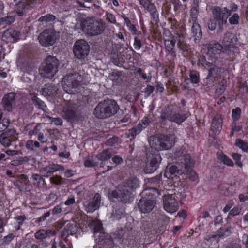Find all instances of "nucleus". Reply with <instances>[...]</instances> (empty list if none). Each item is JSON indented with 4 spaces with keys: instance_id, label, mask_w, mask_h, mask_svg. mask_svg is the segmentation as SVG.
I'll list each match as a JSON object with an SVG mask.
<instances>
[{
    "instance_id": "obj_1",
    "label": "nucleus",
    "mask_w": 248,
    "mask_h": 248,
    "mask_svg": "<svg viewBox=\"0 0 248 248\" xmlns=\"http://www.w3.org/2000/svg\"><path fill=\"white\" fill-rule=\"evenodd\" d=\"M176 165L168 166L165 170L164 175L168 179H172L177 174L187 172L191 166V159L190 154L185 149H181L175 153Z\"/></svg>"
},
{
    "instance_id": "obj_2",
    "label": "nucleus",
    "mask_w": 248,
    "mask_h": 248,
    "mask_svg": "<svg viewBox=\"0 0 248 248\" xmlns=\"http://www.w3.org/2000/svg\"><path fill=\"white\" fill-rule=\"evenodd\" d=\"M139 186V182L136 178H130L126 180L123 185L117 187V189L111 193L112 198L118 201L126 202L130 194Z\"/></svg>"
},
{
    "instance_id": "obj_3",
    "label": "nucleus",
    "mask_w": 248,
    "mask_h": 248,
    "mask_svg": "<svg viewBox=\"0 0 248 248\" xmlns=\"http://www.w3.org/2000/svg\"><path fill=\"white\" fill-rule=\"evenodd\" d=\"M119 109V105L115 100H105L96 106L94 114L98 119H105L115 114Z\"/></svg>"
},
{
    "instance_id": "obj_4",
    "label": "nucleus",
    "mask_w": 248,
    "mask_h": 248,
    "mask_svg": "<svg viewBox=\"0 0 248 248\" xmlns=\"http://www.w3.org/2000/svg\"><path fill=\"white\" fill-rule=\"evenodd\" d=\"M81 26L82 30L91 36L101 34L105 29V24L103 20L94 17L83 19Z\"/></svg>"
},
{
    "instance_id": "obj_5",
    "label": "nucleus",
    "mask_w": 248,
    "mask_h": 248,
    "mask_svg": "<svg viewBox=\"0 0 248 248\" xmlns=\"http://www.w3.org/2000/svg\"><path fill=\"white\" fill-rule=\"evenodd\" d=\"M82 77L78 73L74 72L64 76L62 80L63 90L69 94H75L82 89Z\"/></svg>"
},
{
    "instance_id": "obj_6",
    "label": "nucleus",
    "mask_w": 248,
    "mask_h": 248,
    "mask_svg": "<svg viewBox=\"0 0 248 248\" xmlns=\"http://www.w3.org/2000/svg\"><path fill=\"white\" fill-rule=\"evenodd\" d=\"M59 65V61L56 57L47 56L40 69L41 77L46 78H52L57 73Z\"/></svg>"
},
{
    "instance_id": "obj_7",
    "label": "nucleus",
    "mask_w": 248,
    "mask_h": 248,
    "mask_svg": "<svg viewBox=\"0 0 248 248\" xmlns=\"http://www.w3.org/2000/svg\"><path fill=\"white\" fill-rule=\"evenodd\" d=\"M186 114H181L177 111V108L172 105L165 107L162 110L160 115V122L161 124H165L168 120L170 122L181 124L187 118Z\"/></svg>"
},
{
    "instance_id": "obj_8",
    "label": "nucleus",
    "mask_w": 248,
    "mask_h": 248,
    "mask_svg": "<svg viewBox=\"0 0 248 248\" xmlns=\"http://www.w3.org/2000/svg\"><path fill=\"white\" fill-rule=\"evenodd\" d=\"M18 66L23 72L21 80L26 83H30L31 72V53L24 52L19 59Z\"/></svg>"
},
{
    "instance_id": "obj_9",
    "label": "nucleus",
    "mask_w": 248,
    "mask_h": 248,
    "mask_svg": "<svg viewBox=\"0 0 248 248\" xmlns=\"http://www.w3.org/2000/svg\"><path fill=\"white\" fill-rule=\"evenodd\" d=\"M175 138L173 135H161L153 141V146L157 151L169 150L175 144Z\"/></svg>"
},
{
    "instance_id": "obj_10",
    "label": "nucleus",
    "mask_w": 248,
    "mask_h": 248,
    "mask_svg": "<svg viewBox=\"0 0 248 248\" xmlns=\"http://www.w3.org/2000/svg\"><path fill=\"white\" fill-rule=\"evenodd\" d=\"M212 12L214 19L218 22L219 28L222 29L223 25L227 23L231 11L226 7L221 8L220 7H215Z\"/></svg>"
},
{
    "instance_id": "obj_11",
    "label": "nucleus",
    "mask_w": 248,
    "mask_h": 248,
    "mask_svg": "<svg viewBox=\"0 0 248 248\" xmlns=\"http://www.w3.org/2000/svg\"><path fill=\"white\" fill-rule=\"evenodd\" d=\"M90 46L83 39L77 40L74 44L73 52L75 57L79 59H84L88 55Z\"/></svg>"
},
{
    "instance_id": "obj_12",
    "label": "nucleus",
    "mask_w": 248,
    "mask_h": 248,
    "mask_svg": "<svg viewBox=\"0 0 248 248\" xmlns=\"http://www.w3.org/2000/svg\"><path fill=\"white\" fill-rule=\"evenodd\" d=\"M164 209L167 212L172 214L179 209V203L175 194H165L163 196Z\"/></svg>"
},
{
    "instance_id": "obj_13",
    "label": "nucleus",
    "mask_w": 248,
    "mask_h": 248,
    "mask_svg": "<svg viewBox=\"0 0 248 248\" xmlns=\"http://www.w3.org/2000/svg\"><path fill=\"white\" fill-rule=\"evenodd\" d=\"M40 44L44 46H52L56 41V36L53 31L46 29L38 37Z\"/></svg>"
},
{
    "instance_id": "obj_14",
    "label": "nucleus",
    "mask_w": 248,
    "mask_h": 248,
    "mask_svg": "<svg viewBox=\"0 0 248 248\" xmlns=\"http://www.w3.org/2000/svg\"><path fill=\"white\" fill-rule=\"evenodd\" d=\"M155 202L154 197L146 198L142 197L139 202L138 207L139 210L143 213H148L154 208Z\"/></svg>"
},
{
    "instance_id": "obj_15",
    "label": "nucleus",
    "mask_w": 248,
    "mask_h": 248,
    "mask_svg": "<svg viewBox=\"0 0 248 248\" xmlns=\"http://www.w3.org/2000/svg\"><path fill=\"white\" fill-rule=\"evenodd\" d=\"M101 197L99 193H96L91 201L84 202L85 211L87 213H93L98 209L100 206Z\"/></svg>"
},
{
    "instance_id": "obj_16",
    "label": "nucleus",
    "mask_w": 248,
    "mask_h": 248,
    "mask_svg": "<svg viewBox=\"0 0 248 248\" xmlns=\"http://www.w3.org/2000/svg\"><path fill=\"white\" fill-rule=\"evenodd\" d=\"M64 170L63 166L58 164H52L44 168L40 171L43 176L48 177L57 170Z\"/></svg>"
},
{
    "instance_id": "obj_17",
    "label": "nucleus",
    "mask_w": 248,
    "mask_h": 248,
    "mask_svg": "<svg viewBox=\"0 0 248 248\" xmlns=\"http://www.w3.org/2000/svg\"><path fill=\"white\" fill-rule=\"evenodd\" d=\"M161 161V158L160 155L155 154L153 155L149 163L147 164L148 172L152 173L156 170Z\"/></svg>"
},
{
    "instance_id": "obj_18",
    "label": "nucleus",
    "mask_w": 248,
    "mask_h": 248,
    "mask_svg": "<svg viewBox=\"0 0 248 248\" xmlns=\"http://www.w3.org/2000/svg\"><path fill=\"white\" fill-rule=\"evenodd\" d=\"M237 42V38L236 36L231 32L225 33L222 40V44L225 47L234 46Z\"/></svg>"
},
{
    "instance_id": "obj_19",
    "label": "nucleus",
    "mask_w": 248,
    "mask_h": 248,
    "mask_svg": "<svg viewBox=\"0 0 248 248\" xmlns=\"http://www.w3.org/2000/svg\"><path fill=\"white\" fill-rule=\"evenodd\" d=\"M223 119L221 116L216 115L214 116L211 125V130L215 134H218L222 129Z\"/></svg>"
},
{
    "instance_id": "obj_20",
    "label": "nucleus",
    "mask_w": 248,
    "mask_h": 248,
    "mask_svg": "<svg viewBox=\"0 0 248 248\" xmlns=\"http://www.w3.org/2000/svg\"><path fill=\"white\" fill-rule=\"evenodd\" d=\"M200 0H193V3L190 11V22H197L199 13V3Z\"/></svg>"
},
{
    "instance_id": "obj_21",
    "label": "nucleus",
    "mask_w": 248,
    "mask_h": 248,
    "mask_svg": "<svg viewBox=\"0 0 248 248\" xmlns=\"http://www.w3.org/2000/svg\"><path fill=\"white\" fill-rule=\"evenodd\" d=\"M15 93H10L6 94L2 99V105L4 109L10 112L12 110V104L15 100Z\"/></svg>"
},
{
    "instance_id": "obj_22",
    "label": "nucleus",
    "mask_w": 248,
    "mask_h": 248,
    "mask_svg": "<svg viewBox=\"0 0 248 248\" xmlns=\"http://www.w3.org/2000/svg\"><path fill=\"white\" fill-rule=\"evenodd\" d=\"M20 32L13 29L6 30L3 35V37L8 39L10 42H13L19 39Z\"/></svg>"
},
{
    "instance_id": "obj_23",
    "label": "nucleus",
    "mask_w": 248,
    "mask_h": 248,
    "mask_svg": "<svg viewBox=\"0 0 248 248\" xmlns=\"http://www.w3.org/2000/svg\"><path fill=\"white\" fill-rule=\"evenodd\" d=\"M113 152L112 149H107L103 150L101 152L96 155L97 158L102 161L101 166H103V161H108L110 159L113 155Z\"/></svg>"
},
{
    "instance_id": "obj_24",
    "label": "nucleus",
    "mask_w": 248,
    "mask_h": 248,
    "mask_svg": "<svg viewBox=\"0 0 248 248\" xmlns=\"http://www.w3.org/2000/svg\"><path fill=\"white\" fill-rule=\"evenodd\" d=\"M62 116L67 121H71L76 118V114L71 107L65 106L62 111Z\"/></svg>"
},
{
    "instance_id": "obj_25",
    "label": "nucleus",
    "mask_w": 248,
    "mask_h": 248,
    "mask_svg": "<svg viewBox=\"0 0 248 248\" xmlns=\"http://www.w3.org/2000/svg\"><path fill=\"white\" fill-rule=\"evenodd\" d=\"M55 231L53 230L41 229L35 233V237L37 239L43 240L47 237L54 236L55 235Z\"/></svg>"
},
{
    "instance_id": "obj_26",
    "label": "nucleus",
    "mask_w": 248,
    "mask_h": 248,
    "mask_svg": "<svg viewBox=\"0 0 248 248\" xmlns=\"http://www.w3.org/2000/svg\"><path fill=\"white\" fill-rule=\"evenodd\" d=\"M207 48V54L210 56H212L221 52L222 46L217 42H212L208 45Z\"/></svg>"
},
{
    "instance_id": "obj_27",
    "label": "nucleus",
    "mask_w": 248,
    "mask_h": 248,
    "mask_svg": "<svg viewBox=\"0 0 248 248\" xmlns=\"http://www.w3.org/2000/svg\"><path fill=\"white\" fill-rule=\"evenodd\" d=\"M191 33L194 38L195 42L199 41L202 37V31L201 27L198 22L193 23L191 28Z\"/></svg>"
},
{
    "instance_id": "obj_28",
    "label": "nucleus",
    "mask_w": 248,
    "mask_h": 248,
    "mask_svg": "<svg viewBox=\"0 0 248 248\" xmlns=\"http://www.w3.org/2000/svg\"><path fill=\"white\" fill-rule=\"evenodd\" d=\"M217 158L221 162L223 163V164L229 167L234 166V164L232 159L229 158V157L222 152H218L217 153Z\"/></svg>"
},
{
    "instance_id": "obj_29",
    "label": "nucleus",
    "mask_w": 248,
    "mask_h": 248,
    "mask_svg": "<svg viewBox=\"0 0 248 248\" xmlns=\"http://www.w3.org/2000/svg\"><path fill=\"white\" fill-rule=\"evenodd\" d=\"M89 225L93 230L95 235L102 231V225L101 221L98 220H93L89 223Z\"/></svg>"
},
{
    "instance_id": "obj_30",
    "label": "nucleus",
    "mask_w": 248,
    "mask_h": 248,
    "mask_svg": "<svg viewBox=\"0 0 248 248\" xmlns=\"http://www.w3.org/2000/svg\"><path fill=\"white\" fill-rule=\"evenodd\" d=\"M225 53H227L232 60L235 59L236 55L239 54V49L236 46L225 47Z\"/></svg>"
},
{
    "instance_id": "obj_31",
    "label": "nucleus",
    "mask_w": 248,
    "mask_h": 248,
    "mask_svg": "<svg viewBox=\"0 0 248 248\" xmlns=\"http://www.w3.org/2000/svg\"><path fill=\"white\" fill-rule=\"evenodd\" d=\"M145 8L150 12L151 16L155 21H157L159 19L156 8L154 4L149 3Z\"/></svg>"
},
{
    "instance_id": "obj_32",
    "label": "nucleus",
    "mask_w": 248,
    "mask_h": 248,
    "mask_svg": "<svg viewBox=\"0 0 248 248\" xmlns=\"http://www.w3.org/2000/svg\"><path fill=\"white\" fill-rule=\"evenodd\" d=\"M231 233L230 229L228 228H221L216 232V234L213 235L212 238L218 239L225 236L229 235Z\"/></svg>"
},
{
    "instance_id": "obj_33",
    "label": "nucleus",
    "mask_w": 248,
    "mask_h": 248,
    "mask_svg": "<svg viewBox=\"0 0 248 248\" xmlns=\"http://www.w3.org/2000/svg\"><path fill=\"white\" fill-rule=\"evenodd\" d=\"M98 235L97 236L99 238V243L100 245L107 244L108 242L110 241V236L109 235L102 231L98 233Z\"/></svg>"
},
{
    "instance_id": "obj_34",
    "label": "nucleus",
    "mask_w": 248,
    "mask_h": 248,
    "mask_svg": "<svg viewBox=\"0 0 248 248\" xmlns=\"http://www.w3.org/2000/svg\"><path fill=\"white\" fill-rule=\"evenodd\" d=\"M206 68L208 70V74L206 77L207 79L211 77L216 78L219 69L217 66L212 64L211 66H210L209 67H206Z\"/></svg>"
},
{
    "instance_id": "obj_35",
    "label": "nucleus",
    "mask_w": 248,
    "mask_h": 248,
    "mask_svg": "<svg viewBox=\"0 0 248 248\" xmlns=\"http://www.w3.org/2000/svg\"><path fill=\"white\" fill-rule=\"evenodd\" d=\"M227 86V81L225 80L221 81L216 90V94L217 95H221L225 91Z\"/></svg>"
},
{
    "instance_id": "obj_36",
    "label": "nucleus",
    "mask_w": 248,
    "mask_h": 248,
    "mask_svg": "<svg viewBox=\"0 0 248 248\" xmlns=\"http://www.w3.org/2000/svg\"><path fill=\"white\" fill-rule=\"evenodd\" d=\"M235 145L239 148L241 149L245 152H248V143L242 140L241 139H236L235 141Z\"/></svg>"
},
{
    "instance_id": "obj_37",
    "label": "nucleus",
    "mask_w": 248,
    "mask_h": 248,
    "mask_svg": "<svg viewBox=\"0 0 248 248\" xmlns=\"http://www.w3.org/2000/svg\"><path fill=\"white\" fill-rule=\"evenodd\" d=\"M143 128V126L141 123H139L137 125L129 130V134L133 137L140 133Z\"/></svg>"
},
{
    "instance_id": "obj_38",
    "label": "nucleus",
    "mask_w": 248,
    "mask_h": 248,
    "mask_svg": "<svg viewBox=\"0 0 248 248\" xmlns=\"http://www.w3.org/2000/svg\"><path fill=\"white\" fill-rule=\"evenodd\" d=\"M231 156L234 160L235 165L238 167L242 168L243 167V164L241 161L242 155L237 153H232L231 154Z\"/></svg>"
},
{
    "instance_id": "obj_39",
    "label": "nucleus",
    "mask_w": 248,
    "mask_h": 248,
    "mask_svg": "<svg viewBox=\"0 0 248 248\" xmlns=\"http://www.w3.org/2000/svg\"><path fill=\"white\" fill-rule=\"evenodd\" d=\"M175 42L176 40L174 38L165 40L164 43L166 49L169 51H171L174 47Z\"/></svg>"
},
{
    "instance_id": "obj_40",
    "label": "nucleus",
    "mask_w": 248,
    "mask_h": 248,
    "mask_svg": "<svg viewBox=\"0 0 248 248\" xmlns=\"http://www.w3.org/2000/svg\"><path fill=\"white\" fill-rule=\"evenodd\" d=\"M180 38V36H179V39H177L178 41V47L183 51H188L190 49L189 46L185 41L181 40Z\"/></svg>"
},
{
    "instance_id": "obj_41",
    "label": "nucleus",
    "mask_w": 248,
    "mask_h": 248,
    "mask_svg": "<svg viewBox=\"0 0 248 248\" xmlns=\"http://www.w3.org/2000/svg\"><path fill=\"white\" fill-rule=\"evenodd\" d=\"M32 101L33 104L39 108H40L43 110H45V108H46V106L44 102L37 98L36 96L33 97L32 98Z\"/></svg>"
},
{
    "instance_id": "obj_42",
    "label": "nucleus",
    "mask_w": 248,
    "mask_h": 248,
    "mask_svg": "<svg viewBox=\"0 0 248 248\" xmlns=\"http://www.w3.org/2000/svg\"><path fill=\"white\" fill-rule=\"evenodd\" d=\"M56 18V16L54 15L48 14L40 17L38 21L40 22H50L54 21Z\"/></svg>"
},
{
    "instance_id": "obj_43",
    "label": "nucleus",
    "mask_w": 248,
    "mask_h": 248,
    "mask_svg": "<svg viewBox=\"0 0 248 248\" xmlns=\"http://www.w3.org/2000/svg\"><path fill=\"white\" fill-rule=\"evenodd\" d=\"M242 208L239 206H235L231 210L229 213L227 218L231 219L233 217L240 214Z\"/></svg>"
},
{
    "instance_id": "obj_44",
    "label": "nucleus",
    "mask_w": 248,
    "mask_h": 248,
    "mask_svg": "<svg viewBox=\"0 0 248 248\" xmlns=\"http://www.w3.org/2000/svg\"><path fill=\"white\" fill-rule=\"evenodd\" d=\"M57 88L54 85H49L44 89L43 92L47 94L51 95L56 93Z\"/></svg>"
},
{
    "instance_id": "obj_45",
    "label": "nucleus",
    "mask_w": 248,
    "mask_h": 248,
    "mask_svg": "<svg viewBox=\"0 0 248 248\" xmlns=\"http://www.w3.org/2000/svg\"><path fill=\"white\" fill-rule=\"evenodd\" d=\"M1 18L3 25H10L15 20V17L12 16H5Z\"/></svg>"
},
{
    "instance_id": "obj_46",
    "label": "nucleus",
    "mask_w": 248,
    "mask_h": 248,
    "mask_svg": "<svg viewBox=\"0 0 248 248\" xmlns=\"http://www.w3.org/2000/svg\"><path fill=\"white\" fill-rule=\"evenodd\" d=\"M12 140H13L12 138L10 139V138L7 136H2V134L0 136V142L1 144L4 146H9L11 144V141Z\"/></svg>"
},
{
    "instance_id": "obj_47",
    "label": "nucleus",
    "mask_w": 248,
    "mask_h": 248,
    "mask_svg": "<svg viewBox=\"0 0 248 248\" xmlns=\"http://www.w3.org/2000/svg\"><path fill=\"white\" fill-rule=\"evenodd\" d=\"M97 165V162H95L93 157L86 158L84 161V165L87 167H94Z\"/></svg>"
},
{
    "instance_id": "obj_48",
    "label": "nucleus",
    "mask_w": 248,
    "mask_h": 248,
    "mask_svg": "<svg viewBox=\"0 0 248 248\" xmlns=\"http://www.w3.org/2000/svg\"><path fill=\"white\" fill-rule=\"evenodd\" d=\"M241 113V108L239 107L236 108L235 109L232 110V117L233 119V121H236L240 117Z\"/></svg>"
},
{
    "instance_id": "obj_49",
    "label": "nucleus",
    "mask_w": 248,
    "mask_h": 248,
    "mask_svg": "<svg viewBox=\"0 0 248 248\" xmlns=\"http://www.w3.org/2000/svg\"><path fill=\"white\" fill-rule=\"evenodd\" d=\"M191 166L188 169L187 172H185L184 173L186 174V177L192 181H195L197 178L196 173L190 169Z\"/></svg>"
},
{
    "instance_id": "obj_50",
    "label": "nucleus",
    "mask_w": 248,
    "mask_h": 248,
    "mask_svg": "<svg viewBox=\"0 0 248 248\" xmlns=\"http://www.w3.org/2000/svg\"><path fill=\"white\" fill-rule=\"evenodd\" d=\"M110 79L113 81H118L120 78V72L118 71H112L109 76Z\"/></svg>"
},
{
    "instance_id": "obj_51",
    "label": "nucleus",
    "mask_w": 248,
    "mask_h": 248,
    "mask_svg": "<svg viewBox=\"0 0 248 248\" xmlns=\"http://www.w3.org/2000/svg\"><path fill=\"white\" fill-rule=\"evenodd\" d=\"M0 131H4L9 124V120L7 118H3L0 122Z\"/></svg>"
},
{
    "instance_id": "obj_52",
    "label": "nucleus",
    "mask_w": 248,
    "mask_h": 248,
    "mask_svg": "<svg viewBox=\"0 0 248 248\" xmlns=\"http://www.w3.org/2000/svg\"><path fill=\"white\" fill-rule=\"evenodd\" d=\"M239 16L236 13L234 14L233 16L229 19L231 24H237L239 23Z\"/></svg>"
},
{
    "instance_id": "obj_53",
    "label": "nucleus",
    "mask_w": 248,
    "mask_h": 248,
    "mask_svg": "<svg viewBox=\"0 0 248 248\" xmlns=\"http://www.w3.org/2000/svg\"><path fill=\"white\" fill-rule=\"evenodd\" d=\"M134 46L135 49L139 50L142 46V43L140 39L138 37L134 38Z\"/></svg>"
},
{
    "instance_id": "obj_54",
    "label": "nucleus",
    "mask_w": 248,
    "mask_h": 248,
    "mask_svg": "<svg viewBox=\"0 0 248 248\" xmlns=\"http://www.w3.org/2000/svg\"><path fill=\"white\" fill-rule=\"evenodd\" d=\"M50 214L51 213L50 211L46 212L43 215L38 217L36 222L39 224H40L41 222L44 221L47 217H49Z\"/></svg>"
},
{
    "instance_id": "obj_55",
    "label": "nucleus",
    "mask_w": 248,
    "mask_h": 248,
    "mask_svg": "<svg viewBox=\"0 0 248 248\" xmlns=\"http://www.w3.org/2000/svg\"><path fill=\"white\" fill-rule=\"evenodd\" d=\"M199 60L200 63L205 68L209 67L212 64L207 62L205 57L203 56H200Z\"/></svg>"
},
{
    "instance_id": "obj_56",
    "label": "nucleus",
    "mask_w": 248,
    "mask_h": 248,
    "mask_svg": "<svg viewBox=\"0 0 248 248\" xmlns=\"http://www.w3.org/2000/svg\"><path fill=\"white\" fill-rule=\"evenodd\" d=\"M118 141V138L116 136H114L112 138L107 140L106 141V144L108 146H113L114 144L116 143Z\"/></svg>"
},
{
    "instance_id": "obj_57",
    "label": "nucleus",
    "mask_w": 248,
    "mask_h": 248,
    "mask_svg": "<svg viewBox=\"0 0 248 248\" xmlns=\"http://www.w3.org/2000/svg\"><path fill=\"white\" fill-rule=\"evenodd\" d=\"M16 131L14 128H10L7 129L5 132L2 133V136H7L8 138L14 136L15 134H16Z\"/></svg>"
},
{
    "instance_id": "obj_58",
    "label": "nucleus",
    "mask_w": 248,
    "mask_h": 248,
    "mask_svg": "<svg viewBox=\"0 0 248 248\" xmlns=\"http://www.w3.org/2000/svg\"><path fill=\"white\" fill-rule=\"evenodd\" d=\"M231 130H232L234 132H238L242 130V126L241 125H237L236 124V121H233L231 124Z\"/></svg>"
},
{
    "instance_id": "obj_59",
    "label": "nucleus",
    "mask_w": 248,
    "mask_h": 248,
    "mask_svg": "<svg viewBox=\"0 0 248 248\" xmlns=\"http://www.w3.org/2000/svg\"><path fill=\"white\" fill-rule=\"evenodd\" d=\"M189 76L192 83L197 84L199 82V77L196 74L191 73Z\"/></svg>"
},
{
    "instance_id": "obj_60",
    "label": "nucleus",
    "mask_w": 248,
    "mask_h": 248,
    "mask_svg": "<svg viewBox=\"0 0 248 248\" xmlns=\"http://www.w3.org/2000/svg\"><path fill=\"white\" fill-rule=\"evenodd\" d=\"M62 178L58 176H54L50 178V181L52 183L60 185L62 184Z\"/></svg>"
},
{
    "instance_id": "obj_61",
    "label": "nucleus",
    "mask_w": 248,
    "mask_h": 248,
    "mask_svg": "<svg viewBox=\"0 0 248 248\" xmlns=\"http://www.w3.org/2000/svg\"><path fill=\"white\" fill-rule=\"evenodd\" d=\"M112 161L116 165L121 164L123 162V158L119 155H115L112 158Z\"/></svg>"
},
{
    "instance_id": "obj_62",
    "label": "nucleus",
    "mask_w": 248,
    "mask_h": 248,
    "mask_svg": "<svg viewBox=\"0 0 248 248\" xmlns=\"http://www.w3.org/2000/svg\"><path fill=\"white\" fill-rule=\"evenodd\" d=\"M154 89L155 88L153 86L148 85L145 89V93L147 96H149L151 93H152Z\"/></svg>"
},
{
    "instance_id": "obj_63",
    "label": "nucleus",
    "mask_w": 248,
    "mask_h": 248,
    "mask_svg": "<svg viewBox=\"0 0 248 248\" xmlns=\"http://www.w3.org/2000/svg\"><path fill=\"white\" fill-rule=\"evenodd\" d=\"M14 236L12 234H9L8 235L4 237L3 239V244H8L13 239Z\"/></svg>"
},
{
    "instance_id": "obj_64",
    "label": "nucleus",
    "mask_w": 248,
    "mask_h": 248,
    "mask_svg": "<svg viewBox=\"0 0 248 248\" xmlns=\"http://www.w3.org/2000/svg\"><path fill=\"white\" fill-rule=\"evenodd\" d=\"M242 243L245 245L246 248H248V234H244L242 238Z\"/></svg>"
}]
</instances>
